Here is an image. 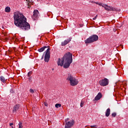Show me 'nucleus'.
Returning <instances> with one entry per match:
<instances>
[{
    "label": "nucleus",
    "instance_id": "1",
    "mask_svg": "<svg viewBox=\"0 0 128 128\" xmlns=\"http://www.w3.org/2000/svg\"><path fill=\"white\" fill-rule=\"evenodd\" d=\"M14 20L15 26L22 30H28L30 28V25L26 22V18L20 12H14Z\"/></svg>",
    "mask_w": 128,
    "mask_h": 128
},
{
    "label": "nucleus",
    "instance_id": "2",
    "mask_svg": "<svg viewBox=\"0 0 128 128\" xmlns=\"http://www.w3.org/2000/svg\"><path fill=\"white\" fill-rule=\"evenodd\" d=\"M72 62V54L70 52H66L62 59L59 58L57 61L58 65L64 66V68H68Z\"/></svg>",
    "mask_w": 128,
    "mask_h": 128
},
{
    "label": "nucleus",
    "instance_id": "3",
    "mask_svg": "<svg viewBox=\"0 0 128 128\" xmlns=\"http://www.w3.org/2000/svg\"><path fill=\"white\" fill-rule=\"evenodd\" d=\"M67 80H69L70 82V84L72 86H74L78 84V81L76 80L74 76L72 74H68V77L67 78Z\"/></svg>",
    "mask_w": 128,
    "mask_h": 128
},
{
    "label": "nucleus",
    "instance_id": "4",
    "mask_svg": "<svg viewBox=\"0 0 128 128\" xmlns=\"http://www.w3.org/2000/svg\"><path fill=\"white\" fill-rule=\"evenodd\" d=\"M98 40V36L96 34H94L90 36L88 38L84 40L86 44H92Z\"/></svg>",
    "mask_w": 128,
    "mask_h": 128
},
{
    "label": "nucleus",
    "instance_id": "5",
    "mask_svg": "<svg viewBox=\"0 0 128 128\" xmlns=\"http://www.w3.org/2000/svg\"><path fill=\"white\" fill-rule=\"evenodd\" d=\"M68 120H70V118H68L65 120V128H72V126H74V120H72L71 121L68 122Z\"/></svg>",
    "mask_w": 128,
    "mask_h": 128
},
{
    "label": "nucleus",
    "instance_id": "6",
    "mask_svg": "<svg viewBox=\"0 0 128 128\" xmlns=\"http://www.w3.org/2000/svg\"><path fill=\"white\" fill-rule=\"evenodd\" d=\"M50 48H48L46 51L45 57H44V62H48L50 58Z\"/></svg>",
    "mask_w": 128,
    "mask_h": 128
},
{
    "label": "nucleus",
    "instance_id": "7",
    "mask_svg": "<svg viewBox=\"0 0 128 128\" xmlns=\"http://www.w3.org/2000/svg\"><path fill=\"white\" fill-rule=\"evenodd\" d=\"M109 82H110V81L108 80V79L106 78H104L99 81V84L102 86H108Z\"/></svg>",
    "mask_w": 128,
    "mask_h": 128
},
{
    "label": "nucleus",
    "instance_id": "8",
    "mask_svg": "<svg viewBox=\"0 0 128 128\" xmlns=\"http://www.w3.org/2000/svg\"><path fill=\"white\" fill-rule=\"evenodd\" d=\"M72 38L70 37L68 38V39H67L66 40H64L63 42H62L61 46H66L72 40Z\"/></svg>",
    "mask_w": 128,
    "mask_h": 128
},
{
    "label": "nucleus",
    "instance_id": "9",
    "mask_svg": "<svg viewBox=\"0 0 128 128\" xmlns=\"http://www.w3.org/2000/svg\"><path fill=\"white\" fill-rule=\"evenodd\" d=\"M102 98V94L101 92L98 93V95L95 97L94 100H100V98Z\"/></svg>",
    "mask_w": 128,
    "mask_h": 128
},
{
    "label": "nucleus",
    "instance_id": "10",
    "mask_svg": "<svg viewBox=\"0 0 128 128\" xmlns=\"http://www.w3.org/2000/svg\"><path fill=\"white\" fill-rule=\"evenodd\" d=\"M20 104H16L13 108V112H16L17 110H18V109L20 108Z\"/></svg>",
    "mask_w": 128,
    "mask_h": 128
},
{
    "label": "nucleus",
    "instance_id": "11",
    "mask_svg": "<svg viewBox=\"0 0 128 128\" xmlns=\"http://www.w3.org/2000/svg\"><path fill=\"white\" fill-rule=\"evenodd\" d=\"M50 48V46H44L42 48H40L38 50V52H44V50H46V48Z\"/></svg>",
    "mask_w": 128,
    "mask_h": 128
},
{
    "label": "nucleus",
    "instance_id": "12",
    "mask_svg": "<svg viewBox=\"0 0 128 128\" xmlns=\"http://www.w3.org/2000/svg\"><path fill=\"white\" fill-rule=\"evenodd\" d=\"M110 114V108H108L106 112V116L108 117Z\"/></svg>",
    "mask_w": 128,
    "mask_h": 128
},
{
    "label": "nucleus",
    "instance_id": "13",
    "mask_svg": "<svg viewBox=\"0 0 128 128\" xmlns=\"http://www.w3.org/2000/svg\"><path fill=\"white\" fill-rule=\"evenodd\" d=\"M118 12V9L112 7V6H109V12Z\"/></svg>",
    "mask_w": 128,
    "mask_h": 128
},
{
    "label": "nucleus",
    "instance_id": "14",
    "mask_svg": "<svg viewBox=\"0 0 128 128\" xmlns=\"http://www.w3.org/2000/svg\"><path fill=\"white\" fill-rule=\"evenodd\" d=\"M103 8H104V10H107V12H110V6H108V5L105 4Z\"/></svg>",
    "mask_w": 128,
    "mask_h": 128
},
{
    "label": "nucleus",
    "instance_id": "15",
    "mask_svg": "<svg viewBox=\"0 0 128 128\" xmlns=\"http://www.w3.org/2000/svg\"><path fill=\"white\" fill-rule=\"evenodd\" d=\"M0 80H1V82H4V84H5L6 80V78H4V76H1L0 77Z\"/></svg>",
    "mask_w": 128,
    "mask_h": 128
},
{
    "label": "nucleus",
    "instance_id": "16",
    "mask_svg": "<svg viewBox=\"0 0 128 128\" xmlns=\"http://www.w3.org/2000/svg\"><path fill=\"white\" fill-rule=\"evenodd\" d=\"M38 15L34 14L33 16H32V18L34 20H38Z\"/></svg>",
    "mask_w": 128,
    "mask_h": 128
},
{
    "label": "nucleus",
    "instance_id": "17",
    "mask_svg": "<svg viewBox=\"0 0 128 128\" xmlns=\"http://www.w3.org/2000/svg\"><path fill=\"white\" fill-rule=\"evenodd\" d=\"M5 12H10V8L9 6H7L5 8Z\"/></svg>",
    "mask_w": 128,
    "mask_h": 128
},
{
    "label": "nucleus",
    "instance_id": "18",
    "mask_svg": "<svg viewBox=\"0 0 128 128\" xmlns=\"http://www.w3.org/2000/svg\"><path fill=\"white\" fill-rule=\"evenodd\" d=\"M55 106L56 108H60V106H62V104H56Z\"/></svg>",
    "mask_w": 128,
    "mask_h": 128
},
{
    "label": "nucleus",
    "instance_id": "19",
    "mask_svg": "<svg viewBox=\"0 0 128 128\" xmlns=\"http://www.w3.org/2000/svg\"><path fill=\"white\" fill-rule=\"evenodd\" d=\"M84 101L82 100L80 104L81 108H82V106H84Z\"/></svg>",
    "mask_w": 128,
    "mask_h": 128
},
{
    "label": "nucleus",
    "instance_id": "20",
    "mask_svg": "<svg viewBox=\"0 0 128 128\" xmlns=\"http://www.w3.org/2000/svg\"><path fill=\"white\" fill-rule=\"evenodd\" d=\"M32 74V71L29 72L28 74V76L30 78Z\"/></svg>",
    "mask_w": 128,
    "mask_h": 128
},
{
    "label": "nucleus",
    "instance_id": "21",
    "mask_svg": "<svg viewBox=\"0 0 128 128\" xmlns=\"http://www.w3.org/2000/svg\"><path fill=\"white\" fill-rule=\"evenodd\" d=\"M34 14H37L38 16V10H34Z\"/></svg>",
    "mask_w": 128,
    "mask_h": 128
},
{
    "label": "nucleus",
    "instance_id": "22",
    "mask_svg": "<svg viewBox=\"0 0 128 128\" xmlns=\"http://www.w3.org/2000/svg\"><path fill=\"white\" fill-rule=\"evenodd\" d=\"M28 8H30V6L31 4H32L30 3V2H28Z\"/></svg>",
    "mask_w": 128,
    "mask_h": 128
},
{
    "label": "nucleus",
    "instance_id": "23",
    "mask_svg": "<svg viewBox=\"0 0 128 128\" xmlns=\"http://www.w3.org/2000/svg\"><path fill=\"white\" fill-rule=\"evenodd\" d=\"M112 116L113 118H116V112H113L112 114Z\"/></svg>",
    "mask_w": 128,
    "mask_h": 128
},
{
    "label": "nucleus",
    "instance_id": "24",
    "mask_svg": "<svg viewBox=\"0 0 128 128\" xmlns=\"http://www.w3.org/2000/svg\"><path fill=\"white\" fill-rule=\"evenodd\" d=\"M104 4H102V3H99V4H98V5H99L100 6H102V8H104Z\"/></svg>",
    "mask_w": 128,
    "mask_h": 128
},
{
    "label": "nucleus",
    "instance_id": "25",
    "mask_svg": "<svg viewBox=\"0 0 128 128\" xmlns=\"http://www.w3.org/2000/svg\"><path fill=\"white\" fill-rule=\"evenodd\" d=\"M30 92H31V94H34V90H32V88H30Z\"/></svg>",
    "mask_w": 128,
    "mask_h": 128
},
{
    "label": "nucleus",
    "instance_id": "26",
    "mask_svg": "<svg viewBox=\"0 0 128 128\" xmlns=\"http://www.w3.org/2000/svg\"><path fill=\"white\" fill-rule=\"evenodd\" d=\"M44 106H48V104L46 102H44Z\"/></svg>",
    "mask_w": 128,
    "mask_h": 128
},
{
    "label": "nucleus",
    "instance_id": "27",
    "mask_svg": "<svg viewBox=\"0 0 128 128\" xmlns=\"http://www.w3.org/2000/svg\"><path fill=\"white\" fill-rule=\"evenodd\" d=\"M91 128H96V125L92 126H90Z\"/></svg>",
    "mask_w": 128,
    "mask_h": 128
},
{
    "label": "nucleus",
    "instance_id": "28",
    "mask_svg": "<svg viewBox=\"0 0 128 128\" xmlns=\"http://www.w3.org/2000/svg\"><path fill=\"white\" fill-rule=\"evenodd\" d=\"M28 80H29V82H32V76H30L29 78H28Z\"/></svg>",
    "mask_w": 128,
    "mask_h": 128
},
{
    "label": "nucleus",
    "instance_id": "29",
    "mask_svg": "<svg viewBox=\"0 0 128 128\" xmlns=\"http://www.w3.org/2000/svg\"><path fill=\"white\" fill-rule=\"evenodd\" d=\"M96 18H98V15H96L94 18H93V20H96Z\"/></svg>",
    "mask_w": 128,
    "mask_h": 128
},
{
    "label": "nucleus",
    "instance_id": "30",
    "mask_svg": "<svg viewBox=\"0 0 128 128\" xmlns=\"http://www.w3.org/2000/svg\"><path fill=\"white\" fill-rule=\"evenodd\" d=\"M4 40H8V38H4Z\"/></svg>",
    "mask_w": 128,
    "mask_h": 128
},
{
    "label": "nucleus",
    "instance_id": "31",
    "mask_svg": "<svg viewBox=\"0 0 128 128\" xmlns=\"http://www.w3.org/2000/svg\"><path fill=\"white\" fill-rule=\"evenodd\" d=\"M10 126H14V123H10Z\"/></svg>",
    "mask_w": 128,
    "mask_h": 128
},
{
    "label": "nucleus",
    "instance_id": "32",
    "mask_svg": "<svg viewBox=\"0 0 128 128\" xmlns=\"http://www.w3.org/2000/svg\"><path fill=\"white\" fill-rule=\"evenodd\" d=\"M20 48H21L22 50V48H24V46H20Z\"/></svg>",
    "mask_w": 128,
    "mask_h": 128
},
{
    "label": "nucleus",
    "instance_id": "33",
    "mask_svg": "<svg viewBox=\"0 0 128 128\" xmlns=\"http://www.w3.org/2000/svg\"><path fill=\"white\" fill-rule=\"evenodd\" d=\"M10 92H12H12H14V90H10Z\"/></svg>",
    "mask_w": 128,
    "mask_h": 128
},
{
    "label": "nucleus",
    "instance_id": "34",
    "mask_svg": "<svg viewBox=\"0 0 128 128\" xmlns=\"http://www.w3.org/2000/svg\"><path fill=\"white\" fill-rule=\"evenodd\" d=\"M94 4H98V2H94Z\"/></svg>",
    "mask_w": 128,
    "mask_h": 128
},
{
    "label": "nucleus",
    "instance_id": "35",
    "mask_svg": "<svg viewBox=\"0 0 128 128\" xmlns=\"http://www.w3.org/2000/svg\"><path fill=\"white\" fill-rule=\"evenodd\" d=\"M6 34H4V36H6Z\"/></svg>",
    "mask_w": 128,
    "mask_h": 128
},
{
    "label": "nucleus",
    "instance_id": "36",
    "mask_svg": "<svg viewBox=\"0 0 128 128\" xmlns=\"http://www.w3.org/2000/svg\"><path fill=\"white\" fill-rule=\"evenodd\" d=\"M52 70H54V68H53V69H52Z\"/></svg>",
    "mask_w": 128,
    "mask_h": 128
},
{
    "label": "nucleus",
    "instance_id": "37",
    "mask_svg": "<svg viewBox=\"0 0 128 128\" xmlns=\"http://www.w3.org/2000/svg\"><path fill=\"white\" fill-rule=\"evenodd\" d=\"M12 128H14V127H12Z\"/></svg>",
    "mask_w": 128,
    "mask_h": 128
}]
</instances>
